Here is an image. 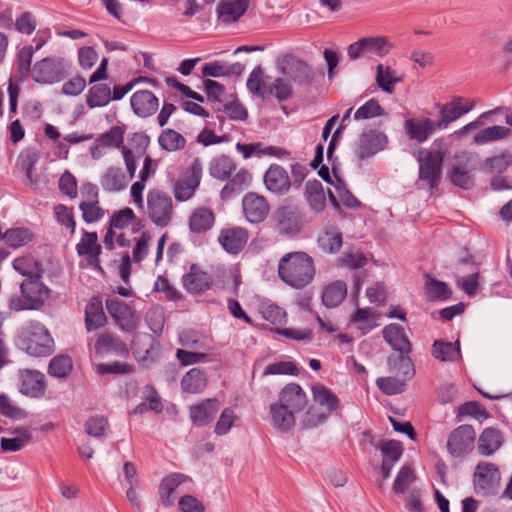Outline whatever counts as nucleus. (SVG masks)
Instances as JSON below:
<instances>
[{"label":"nucleus","instance_id":"f257e3e1","mask_svg":"<svg viewBox=\"0 0 512 512\" xmlns=\"http://www.w3.org/2000/svg\"><path fill=\"white\" fill-rule=\"evenodd\" d=\"M278 274L287 285L302 289L310 284L315 276L313 259L302 251L287 253L279 261Z\"/></svg>","mask_w":512,"mask_h":512},{"label":"nucleus","instance_id":"f03ea898","mask_svg":"<svg viewBox=\"0 0 512 512\" xmlns=\"http://www.w3.org/2000/svg\"><path fill=\"white\" fill-rule=\"evenodd\" d=\"M21 295L11 296L8 300L10 310H40L50 298L51 289L43 283L42 278L24 279L20 284Z\"/></svg>","mask_w":512,"mask_h":512},{"label":"nucleus","instance_id":"7ed1b4c3","mask_svg":"<svg viewBox=\"0 0 512 512\" xmlns=\"http://www.w3.org/2000/svg\"><path fill=\"white\" fill-rule=\"evenodd\" d=\"M314 404L305 414L304 424L307 427H316L324 423L331 413L339 408L338 397L322 384H315L312 387Z\"/></svg>","mask_w":512,"mask_h":512},{"label":"nucleus","instance_id":"20e7f679","mask_svg":"<svg viewBox=\"0 0 512 512\" xmlns=\"http://www.w3.org/2000/svg\"><path fill=\"white\" fill-rule=\"evenodd\" d=\"M146 213L157 227H167L174 216L171 196L159 189L149 190L146 196Z\"/></svg>","mask_w":512,"mask_h":512},{"label":"nucleus","instance_id":"39448f33","mask_svg":"<svg viewBox=\"0 0 512 512\" xmlns=\"http://www.w3.org/2000/svg\"><path fill=\"white\" fill-rule=\"evenodd\" d=\"M21 333L24 338V349L29 355L42 357L51 353L53 339L40 322H30Z\"/></svg>","mask_w":512,"mask_h":512},{"label":"nucleus","instance_id":"423d86ee","mask_svg":"<svg viewBox=\"0 0 512 512\" xmlns=\"http://www.w3.org/2000/svg\"><path fill=\"white\" fill-rule=\"evenodd\" d=\"M69 63L62 57H46L37 61L32 70V79L40 84H53L68 75Z\"/></svg>","mask_w":512,"mask_h":512},{"label":"nucleus","instance_id":"0eeeda50","mask_svg":"<svg viewBox=\"0 0 512 512\" xmlns=\"http://www.w3.org/2000/svg\"><path fill=\"white\" fill-rule=\"evenodd\" d=\"M444 157V151L439 149L419 152V180L430 189L436 188L440 182Z\"/></svg>","mask_w":512,"mask_h":512},{"label":"nucleus","instance_id":"6e6552de","mask_svg":"<svg viewBox=\"0 0 512 512\" xmlns=\"http://www.w3.org/2000/svg\"><path fill=\"white\" fill-rule=\"evenodd\" d=\"M273 221L275 230L285 236H295L304 227L302 212L292 205L279 207L273 215Z\"/></svg>","mask_w":512,"mask_h":512},{"label":"nucleus","instance_id":"1a4fd4ad","mask_svg":"<svg viewBox=\"0 0 512 512\" xmlns=\"http://www.w3.org/2000/svg\"><path fill=\"white\" fill-rule=\"evenodd\" d=\"M277 68L282 74L300 85L310 84L314 80V72L310 66L292 55L278 58Z\"/></svg>","mask_w":512,"mask_h":512},{"label":"nucleus","instance_id":"9d476101","mask_svg":"<svg viewBox=\"0 0 512 512\" xmlns=\"http://www.w3.org/2000/svg\"><path fill=\"white\" fill-rule=\"evenodd\" d=\"M106 309L116 324L123 331L132 332L140 323V317L137 315L135 310L121 300H107Z\"/></svg>","mask_w":512,"mask_h":512},{"label":"nucleus","instance_id":"9b49d317","mask_svg":"<svg viewBox=\"0 0 512 512\" xmlns=\"http://www.w3.org/2000/svg\"><path fill=\"white\" fill-rule=\"evenodd\" d=\"M501 474L498 467L490 462H480L475 469L474 484L483 494H494L499 488Z\"/></svg>","mask_w":512,"mask_h":512},{"label":"nucleus","instance_id":"f8f14e48","mask_svg":"<svg viewBox=\"0 0 512 512\" xmlns=\"http://www.w3.org/2000/svg\"><path fill=\"white\" fill-rule=\"evenodd\" d=\"M475 431L471 425H461L454 429L448 437L447 449L454 457L468 454L474 445Z\"/></svg>","mask_w":512,"mask_h":512},{"label":"nucleus","instance_id":"ddd939ff","mask_svg":"<svg viewBox=\"0 0 512 512\" xmlns=\"http://www.w3.org/2000/svg\"><path fill=\"white\" fill-rule=\"evenodd\" d=\"M202 168L196 160L190 168L189 174L178 179L173 185L174 197L177 201L184 202L192 198L201 180Z\"/></svg>","mask_w":512,"mask_h":512},{"label":"nucleus","instance_id":"4468645a","mask_svg":"<svg viewBox=\"0 0 512 512\" xmlns=\"http://www.w3.org/2000/svg\"><path fill=\"white\" fill-rule=\"evenodd\" d=\"M473 107L474 101L458 96L453 97L450 102L440 105V119L436 123L437 128H446L451 122L471 111Z\"/></svg>","mask_w":512,"mask_h":512},{"label":"nucleus","instance_id":"2eb2a0df","mask_svg":"<svg viewBox=\"0 0 512 512\" xmlns=\"http://www.w3.org/2000/svg\"><path fill=\"white\" fill-rule=\"evenodd\" d=\"M84 200L80 203L79 209L82 212V218L86 223L96 222L104 217V210L100 207L98 201L97 187L87 184L82 188Z\"/></svg>","mask_w":512,"mask_h":512},{"label":"nucleus","instance_id":"dca6fc26","mask_svg":"<svg viewBox=\"0 0 512 512\" xmlns=\"http://www.w3.org/2000/svg\"><path fill=\"white\" fill-rule=\"evenodd\" d=\"M387 136L379 131L369 130L363 132L355 148V154L361 160L366 159L384 149Z\"/></svg>","mask_w":512,"mask_h":512},{"label":"nucleus","instance_id":"f3484780","mask_svg":"<svg viewBox=\"0 0 512 512\" xmlns=\"http://www.w3.org/2000/svg\"><path fill=\"white\" fill-rule=\"evenodd\" d=\"M261 71L258 67V96L262 98L275 97L278 101H286L293 95L290 81L285 78H277L271 84H267L260 77Z\"/></svg>","mask_w":512,"mask_h":512},{"label":"nucleus","instance_id":"a211bd4d","mask_svg":"<svg viewBox=\"0 0 512 512\" xmlns=\"http://www.w3.org/2000/svg\"><path fill=\"white\" fill-rule=\"evenodd\" d=\"M248 241V232L242 227L224 228L220 231L218 242L230 254H237L244 249Z\"/></svg>","mask_w":512,"mask_h":512},{"label":"nucleus","instance_id":"6ab92c4d","mask_svg":"<svg viewBox=\"0 0 512 512\" xmlns=\"http://www.w3.org/2000/svg\"><path fill=\"white\" fill-rule=\"evenodd\" d=\"M278 403L298 414L306 407L307 397L298 384L290 383L280 391Z\"/></svg>","mask_w":512,"mask_h":512},{"label":"nucleus","instance_id":"aec40b11","mask_svg":"<svg viewBox=\"0 0 512 512\" xmlns=\"http://www.w3.org/2000/svg\"><path fill=\"white\" fill-rule=\"evenodd\" d=\"M133 112L142 118L153 115L159 108L158 98L148 90L136 91L130 99Z\"/></svg>","mask_w":512,"mask_h":512},{"label":"nucleus","instance_id":"412c9836","mask_svg":"<svg viewBox=\"0 0 512 512\" xmlns=\"http://www.w3.org/2000/svg\"><path fill=\"white\" fill-rule=\"evenodd\" d=\"M264 184L272 193L285 194L289 191L291 182L286 170L277 165H271L264 175Z\"/></svg>","mask_w":512,"mask_h":512},{"label":"nucleus","instance_id":"4be33fe9","mask_svg":"<svg viewBox=\"0 0 512 512\" xmlns=\"http://www.w3.org/2000/svg\"><path fill=\"white\" fill-rule=\"evenodd\" d=\"M218 408L217 399H205L197 405L190 406V419L197 427L206 426L214 419Z\"/></svg>","mask_w":512,"mask_h":512},{"label":"nucleus","instance_id":"5701e85b","mask_svg":"<svg viewBox=\"0 0 512 512\" xmlns=\"http://www.w3.org/2000/svg\"><path fill=\"white\" fill-rule=\"evenodd\" d=\"M46 383L41 372L25 370L21 372L20 392L30 397H40L44 394Z\"/></svg>","mask_w":512,"mask_h":512},{"label":"nucleus","instance_id":"b1692460","mask_svg":"<svg viewBox=\"0 0 512 512\" xmlns=\"http://www.w3.org/2000/svg\"><path fill=\"white\" fill-rule=\"evenodd\" d=\"M130 180L122 168L110 166L102 174L100 185L107 192H120L126 189Z\"/></svg>","mask_w":512,"mask_h":512},{"label":"nucleus","instance_id":"393cba45","mask_svg":"<svg viewBox=\"0 0 512 512\" xmlns=\"http://www.w3.org/2000/svg\"><path fill=\"white\" fill-rule=\"evenodd\" d=\"M436 128V123L429 118L408 119L405 122L407 135L410 139L416 140L419 143L426 141Z\"/></svg>","mask_w":512,"mask_h":512},{"label":"nucleus","instance_id":"a878e982","mask_svg":"<svg viewBox=\"0 0 512 512\" xmlns=\"http://www.w3.org/2000/svg\"><path fill=\"white\" fill-rule=\"evenodd\" d=\"M383 337L386 342L399 353L409 354L411 344L405 334L404 328L398 324H390L383 329Z\"/></svg>","mask_w":512,"mask_h":512},{"label":"nucleus","instance_id":"bb28decb","mask_svg":"<svg viewBox=\"0 0 512 512\" xmlns=\"http://www.w3.org/2000/svg\"><path fill=\"white\" fill-rule=\"evenodd\" d=\"M246 0H221L217 5L218 18L223 23L237 21L247 10Z\"/></svg>","mask_w":512,"mask_h":512},{"label":"nucleus","instance_id":"cd10ccee","mask_svg":"<svg viewBox=\"0 0 512 512\" xmlns=\"http://www.w3.org/2000/svg\"><path fill=\"white\" fill-rule=\"evenodd\" d=\"M107 322L103 304L99 297L91 298L85 308V326L87 331H94L103 327Z\"/></svg>","mask_w":512,"mask_h":512},{"label":"nucleus","instance_id":"c85d7f7f","mask_svg":"<svg viewBox=\"0 0 512 512\" xmlns=\"http://www.w3.org/2000/svg\"><path fill=\"white\" fill-rule=\"evenodd\" d=\"M76 251L79 256H86L91 264L99 263L101 246L98 244L97 233L84 231L80 242L76 245Z\"/></svg>","mask_w":512,"mask_h":512},{"label":"nucleus","instance_id":"c756f323","mask_svg":"<svg viewBox=\"0 0 512 512\" xmlns=\"http://www.w3.org/2000/svg\"><path fill=\"white\" fill-rule=\"evenodd\" d=\"M501 432L493 427L485 428L478 439V451L482 456L493 455L502 445Z\"/></svg>","mask_w":512,"mask_h":512},{"label":"nucleus","instance_id":"7c9ffc66","mask_svg":"<svg viewBox=\"0 0 512 512\" xmlns=\"http://www.w3.org/2000/svg\"><path fill=\"white\" fill-rule=\"evenodd\" d=\"M215 222L214 212L206 207L196 208L189 218V228L193 233H204L210 230Z\"/></svg>","mask_w":512,"mask_h":512},{"label":"nucleus","instance_id":"2f4dec72","mask_svg":"<svg viewBox=\"0 0 512 512\" xmlns=\"http://www.w3.org/2000/svg\"><path fill=\"white\" fill-rule=\"evenodd\" d=\"M207 386V377L204 370L200 368L190 369L181 380V388L190 394L202 393Z\"/></svg>","mask_w":512,"mask_h":512},{"label":"nucleus","instance_id":"473e14b6","mask_svg":"<svg viewBox=\"0 0 512 512\" xmlns=\"http://www.w3.org/2000/svg\"><path fill=\"white\" fill-rule=\"evenodd\" d=\"M13 268L25 279L42 278L44 273L43 264L32 256H22L14 259Z\"/></svg>","mask_w":512,"mask_h":512},{"label":"nucleus","instance_id":"72a5a7b5","mask_svg":"<svg viewBox=\"0 0 512 512\" xmlns=\"http://www.w3.org/2000/svg\"><path fill=\"white\" fill-rule=\"evenodd\" d=\"M270 412L272 424L278 430L286 432L295 425L296 414L278 402L270 406Z\"/></svg>","mask_w":512,"mask_h":512},{"label":"nucleus","instance_id":"f704fd0d","mask_svg":"<svg viewBox=\"0 0 512 512\" xmlns=\"http://www.w3.org/2000/svg\"><path fill=\"white\" fill-rule=\"evenodd\" d=\"M183 285L191 293H200L210 287V277L193 265L190 272L183 276Z\"/></svg>","mask_w":512,"mask_h":512},{"label":"nucleus","instance_id":"c9c22d12","mask_svg":"<svg viewBox=\"0 0 512 512\" xmlns=\"http://www.w3.org/2000/svg\"><path fill=\"white\" fill-rule=\"evenodd\" d=\"M432 355L441 362H454L461 358L459 341L455 343L444 342L442 340L434 341L432 345Z\"/></svg>","mask_w":512,"mask_h":512},{"label":"nucleus","instance_id":"e433bc0d","mask_svg":"<svg viewBox=\"0 0 512 512\" xmlns=\"http://www.w3.org/2000/svg\"><path fill=\"white\" fill-rule=\"evenodd\" d=\"M347 295V285L337 280L327 285L322 292V302L326 307H337Z\"/></svg>","mask_w":512,"mask_h":512},{"label":"nucleus","instance_id":"4c0bfd02","mask_svg":"<svg viewBox=\"0 0 512 512\" xmlns=\"http://www.w3.org/2000/svg\"><path fill=\"white\" fill-rule=\"evenodd\" d=\"M319 247L326 253H336L342 247V234L334 226L327 227L318 237Z\"/></svg>","mask_w":512,"mask_h":512},{"label":"nucleus","instance_id":"58836bf2","mask_svg":"<svg viewBox=\"0 0 512 512\" xmlns=\"http://www.w3.org/2000/svg\"><path fill=\"white\" fill-rule=\"evenodd\" d=\"M402 80L396 71L389 66L379 64L376 67V83L386 93H393L394 85Z\"/></svg>","mask_w":512,"mask_h":512},{"label":"nucleus","instance_id":"ea45409f","mask_svg":"<svg viewBox=\"0 0 512 512\" xmlns=\"http://www.w3.org/2000/svg\"><path fill=\"white\" fill-rule=\"evenodd\" d=\"M15 436L13 438H1L0 445L1 449L5 452H16L27 445L31 439V431L27 428H18L13 431Z\"/></svg>","mask_w":512,"mask_h":512},{"label":"nucleus","instance_id":"a19ab883","mask_svg":"<svg viewBox=\"0 0 512 512\" xmlns=\"http://www.w3.org/2000/svg\"><path fill=\"white\" fill-rule=\"evenodd\" d=\"M183 481L184 475L178 473L171 474L161 481L159 493L164 506H171L174 504L172 494Z\"/></svg>","mask_w":512,"mask_h":512},{"label":"nucleus","instance_id":"79ce46f5","mask_svg":"<svg viewBox=\"0 0 512 512\" xmlns=\"http://www.w3.org/2000/svg\"><path fill=\"white\" fill-rule=\"evenodd\" d=\"M154 338L147 333H138L133 336L131 349L135 357L144 362L149 358L153 348Z\"/></svg>","mask_w":512,"mask_h":512},{"label":"nucleus","instance_id":"37998d69","mask_svg":"<svg viewBox=\"0 0 512 512\" xmlns=\"http://www.w3.org/2000/svg\"><path fill=\"white\" fill-rule=\"evenodd\" d=\"M253 180L252 174L240 169L237 174L221 190L222 198L229 197L231 193L242 192L248 188Z\"/></svg>","mask_w":512,"mask_h":512},{"label":"nucleus","instance_id":"c03bdc74","mask_svg":"<svg viewBox=\"0 0 512 512\" xmlns=\"http://www.w3.org/2000/svg\"><path fill=\"white\" fill-rule=\"evenodd\" d=\"M236 169V164L232 158L221 155L212 160L210 164V175L220 180H226Z\"/></svg>","mask_w":512,"mask_h":512},{"label":"nucleus","instance_id":"a18cd8bd","mask_svg":"<svg viewBox=\"0 0 512 512\" xmlns=\"http://www.w3.org/2000/svg\"><path fill=\"white\" fill-rule=\"evenodd\" d=\"M111 100V89L107 84L92 86L87 94L86 103L89 108L106 106Z\"/></svg>","mask_w":512,"mask_h":512},{"label":"nucleus","instance_id":"49530a36","mask_svg":"<svg viewBox=\"0 0 512 512\" xmlns=\"http://www.w3.org/2000/svg\"><path fill=\"white\" fill-rule=\"evenodd\" d=\"M259 311L262 317L273 325H281L286 322V312L281 307L268 300L261 302Z\"/></svg>","mask_w":512,"mask_h":512},{"label":"nucleus","instance_id":"de8ad7c7","mask_svg":"<svg viewBox=\"0 0 512 512\" xmlns=\"http://www.w3.org/2000/svg\"><path fill=\"white\" fill-rule=\"evenodd\" d=\"M95 140L104 149L113 147L122 149L124 146V130L120 126H113L107 132L100 134Z\"/></svg>","mask_w":512,"mask_h":512},{"label":"nucleus","instance_id":"09e8293b","mask_svg":"<svg viewBox=\"0 0 512 512\" xmlns=\"http://www.w3.org/2000/svg\"><path fill=\"white\" fill-rule=\"evenodd\" d=\"M73 369V362L68 355H59L50 360L48 373L56 378H66Z\"/></svg>","mask_w":512,"mask_h":512},{"label":"nucleus","instance_id":"8fccbe9b","mask_svg":"<svg viewBox=\"0 0 512 512\" xmlns=\"http://www.w3.org/2000/svg\"><path fill=\"white\" fill-rule=\"evenodd\" d=\"M362 40L367 55L374 54L382 57L388 54L392 48L388 38L384 36L364 37Z\"/></svg>","mask_w":512,"mask_h":512},{"label":"nucleus","instance_id":"3c124183","mask_svg":"<svg viewBox=\"0 0 512 512\" xmlns=\"http://www.w3.org/2000/svg\"><path fill=\"white\" fill-rule=\"evenodd\" d=\"M184 350H206L207 338L199 332L185 330L179 336Z\"/></svg>","mask_w":512,"mask_h":512},{"label":"nucleus","instance_id":"603ef678","mask_svg":"<svg viewBox=\"0 0 512 512\" xmlns=\"http://www.w3.org/2000/svg\"><path fill=\"white\" fill-rule=\"evenodd\" d=\"M160 146L167 151H176L185 146V138L172 129H165L159 136Z\"/></svg>","mask_w":512,"mask_h":512},{"label":"nucleus","instance_id":"864d4df0","mask_svg":"<svg viewBox=\"0 0 512 512\" xmlns=\"http://www.w3.org/2000/svg\"><path fill=\"white\" fill-rule=\"evenodd\" d=\"M510 130L504 126H491L480 130L474 136V142L482 145L488 142L503 139L508 135Z\"/></svg>","mask_w":512,"mask_h":512},{"label":"nucleus","instance_id":"5fc2aeb1","mask_svg":"<svg viewBox=\"0 0 512 512\" xmlns=\"http://www.w3.org/2000/svg\"><path fill=\"white\" fill-rule=\"evenodd\" d=\"M85 432L95 438H104L109 431V423L103 416H92L84 424Z\"/></svg>","mask_w":512,"mask_h":512},{"label":"nucleus","instance_id":"6e6d98bb","mask_svg":"<svg viewBox=\"0 0 512 512\" xmlns=\"http://www.w3.org/2000/svg\"><path fill=\"white\" fill-rule=\"evenodd\" d=\"M388 364L391 369L401 373L407 379H410L414 376L413 364L408 354L400 353L396 357L390 356L388 359Z\"/></svg>","mask_w":512,"mask_h":512},{"label":"nucleus","instance_id":"4d7b16f0","mask_svg":"<svg viewBox=\"0 0 512 512\" xmlns=\"http://www.w3.org/2000/svg\"><path fill=\"white\" fill-rule=\"evenodd\" d=\"M95 349L97 352H101L103 350L110 351H125L127 352L125 344L117 337L113 336L109 333L101 334L95 344Z\"/></svg>","mask_w":512,"mask_h":512},{"label":"nucleus","instance_id":"13d9d810","mask_svg":"<svg viewBox=\"0 0 512 512\" xmlns=\"http://www.w3.org/2000/svg\"><path fill=\"white\" fill-rule=\"evenodd\" d=\"M384 114L383 108L376 99H370L354 113L355 120H366Z\"/></svg>","mask_w":512,"mask_h":512},{"label":"nucleus","instance_id":"bf43d9fd","mask_svg":"<svg viewBox=\"0 0 512 512\" xmlns=\"http://www.w3.org/2000/svg\"><path fill=\"white\" fill-rule=\"evenodd\" d=\"M144 152H145V148H141V147H138V149L136 151H134L126 146L122 147L121 153H122V156L124 159L125 167H126L129 178L133 179L135 177L136 169H137L136 161H137V159L142 157Z\"/></svg>","mask_w":512,"mask_h":512},{"label":"nucleus","instance_id":"052dcab7","mask_svg":"<svg viewBox=\"0 0 512 512\" xmlns=\"http://www.w3.org/2000/svg\"><path fill=\"white\" fill-rule=\"evenodd\" d=\"M3 237L10 246L20 247L31 241L32 234L28 229L15 228L7 230Z\"/></svg>","mask_w":512,"mask_h":512},{"label":"nucleus","instance_id":"680f3d73","mask_svg":"<svg viewBox=\"0 0 512 512\" xmlns=\"http://www.w3.org/2000/svg\"><path fill=\"white\" fill-rule=\"evenodd\" d=\"M376 383L378 388L387 395L401 393L405 388V380L396 377H380Z\"/></svg>","mask_w":512,"mask_h":512},{"label":"nucleus","instance_id":"e2e57ef3","mask_svg":"<svg viewBox=\"0 0 512 512\" xmlns=\"http://www.w3.org/2000/svg\"><path fill=\"white\" fill-rule=\"evenodd\" d=\"M415 481V475L411 468L404 466L401 468L393 483V491L395 493H404L409 486Z\"/></svg>","mask_w":512,"mask_h":512},{"label":"nucleus","instance_id":"0e129e2a","mask_svg":"<svg viewBox=\"0 0 512 512\" xmlns=\"http://www.w3.org/2000/svg\"><path fill=\"white\" fill-rule=\"evenodd\" d=\"M426 290L430 297L444 300L450 297L451 292L446 283L427 276Z\"/></svg>","mask_w":512,"mask_h":512},{"label":"nucleus","instance_id":"69168bd1","mask_svg":"<svg viewBox=\"0 0 512 512\" xmlns=\"http://www.w3.org/2000/svg\"><path fill=\"white\" fill-rule=\"evenodd\" d=\"M462 168L453 166L448 178L455 186L468 190L473 187L474 180L470 176V172L462 170Z\"/></svg>","mask_w":512,"mask_h":512},{"label":"nucleus","instance_id":"338daca9","mask_svg":"<svg viewBox=\"0 0 512 512\" xmlns=\"http://www.w3.org/2000/svg\"><path fill=\"white\" fill-rule=\"evenodd\" d=\"M510 157L506 154L497 155L487 158L484 163V170L487 173H502L510 165Z\"/></svg>","mask_w":512,"mask_h":512},{"label":"nucleus","instance_id":"774afa93","mask_svg":"<svg viewBox=\"0 0 512 512\" xmlns=\"http://www.w3.org/2000/svg\"><path fill=\"white\" fill-rule=\"evenodd\" d=\"M176 357L183 366H188L203 362L207 358L206 352L200 350H182L176 351Z\"/></svg>","mask_w":512,"mask_h":512}]
</instances>
